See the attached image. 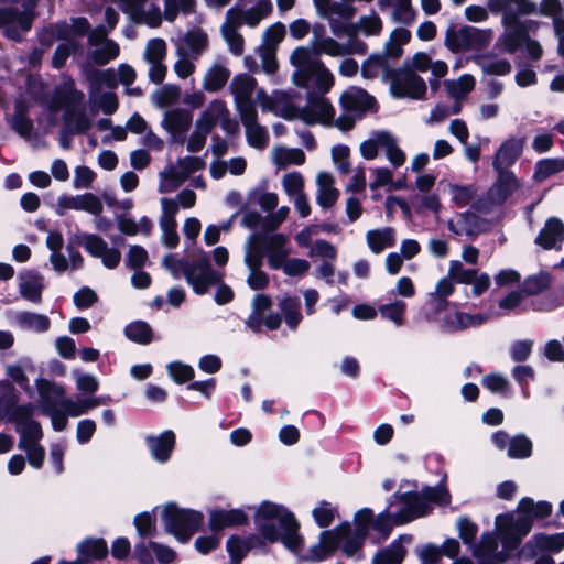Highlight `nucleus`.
Instances as JSON below:
<instances>
[{
  "label": "nucleus",
  "mask_w": 564,
  "mask_h": 564,
  "mask_svg": "<svg viewBox=\"0 0 564 564\" xmlns=\"http://www.w3.org/2000/svg\"><path fill=\"white\" fill-rule=\"evenodd\" d=\"M379 68H382L384 74L388 73L390 66L386 56H380L378 53L371 54L361 65V76L367 79L376 78Z\"/></svg>",
  "instance_id": "nucleus-49"
},
{
  "label": "nucleus",
  "mask_w": 564,
  "mask_h": 564,
  "mask_svg": "<svg viewBox=\"0 0 564 564\" xmlns=\"http://www.w3.org/2000/svg\"><path fill=\"white\" fill-rule=\"evenodd\" d=\"M78 47L79 44L77 41H69L58 44L52 57V67L54 69L64 68L70 54L75 53Z\"/></svg>",
  "instance_id": "nucleus-54"
},
{
  "label": "nucleus",
  "mask_w": 564,
  "mask_h": 564,
  "mask_svg": "<svg viewBox=\"0 0 564 564\" xmlns=\"http://www.w3.org/2000/svg\"><path fill=\"white\" fill-rule=\"evenodd\" d=\"M562 171H564V158L541 159L535 163L533 180L536 183H542Z\"/></svg>",
  "instance_id": "nucleus-29"
},
{
  "label": "nucleus",
  "mask_w": 564,
  "mask_h": 564,
  "mask_svg": "<svg viewBox=\"0 0 564 564\" xmlns=\"http://www.w3.org/2000/svg\"><path fill=\"white\" fill-rule=\"evenodd\" d=\"M523 144V139L517 138H509L502 142L492 162L494 170H507L513 165L522 153Z\"/></svg>",
  "instance_id": "nucleus-15"
},
{
  "label": "nucleus",
  "mask_w": 564,
  "mask_h": 564,
  "mask_svg": "<svg viewBox=\"0 0 564 564\" xmlns=\"http://www.w3.org/2000/svg\"><path fill=\"white\" fill-rule=\"evenodd\" d=\"M552 278L549 272H540L539 274L529 275L521 284V292L524 295H538L546 291L551 286Z\"/></svg>",
  "instance_id": "nucleus-35"
},
{
  "label": "nucleus",
  "mask_w": 564,
  "mask_h": 564,
  "mask_svg": "<svg viewBox=\"0 0 564 564\" xmlns=\"http://www.w3.org/2000/svg\"><path fill=\"white\" fill-rule=\"evenodd\" d=\"M405 554V547L395 540L388 547L379 550L375 554L372 562L373 564H401Z\"/></svg>",
  "instance_id": "nucleus-34"
},
{
  "label": "nucleus",
  "mask_w": 564,
  "mask_h": 564,
  "mask_svg": "<svg viewBox=\"0 0 564 564\" xmlns=\"http://www.w3.org/2000/svg\"><path fill=\"white\" fill-rule=\"evenodd\" d=\"M33 11H20L17 7L0 8V29L3 36L14 42H21L20 30L28 32L32 29L34 20Z\"/></svg>",
  "instance_id": "nucleus-6"
},
{
  "label": "nucleus",
  "mask_w": 564,
  "mask_h": 564,
  "mask_svg": "<svg viewBox=\"0 0 564 564\" xmlns=\"http://www.w3.org/2000/svg\"><path fill=\"white\" fill-rule=\"evenodd\" d=\"M500 541L505 551H516L522 542L523 536L514 531L503 527L499 521H495Z\"/></svg>",
  "instance_id": "nucleus-59"
},
{
  "label": "nucleus",
  "mask_w": 564,
  "mask_h": 564,
  "mask_svg": "<svg viewBox=\"0 0 564 564\" xmlns=\"http://www.w3.org/2000/svg\"><path fill=\"white\" fill-rule=\"evenodd\" d=\"M533 540L538 542L540 551L558 553L564 549V532L554 534L535 533Z\"/></svg>",
  "instance_id": "nucleus-45"
},
{
  "label": "nucleus",
  "mask_w": 564,
  "mask_h": 564,
  "mask_svg": "<svg viewBox=\"0 0 564 564\" xmlns=\"http://www.w3.org/2000/svg\"><path fill=\"white\" fill-rule=\"evenodd\" d=\"M340 107L346 111H377L378 102L376 98L362 88L356 91H344L339 98Z\"/></svg>",
  "instance_id": "nucleus-13"
},
{
  "label": "nucleus",
  "mask_w": 564,
  "mask_h": 564,
  "mask_svg": "<svg viewBox=\"0 0 564 564\" xmlns=\"http://www.w3.org/2000/svg\"><path fill=\"white\" fill-rule=\"evenodd\" d=\"M366 239L368 247L373 253H381L386 248H391L395 245L394 229L392 227H384L382 229L369 230Z\"/></svg>",
  "instance_id": "nucleus-24"
},
{
  "label": "nucleus",
  "mask_w": 564,
  "mask_h": 564,
  "mask_svg": "<svg viewBox=\"0 0 564 564\" xmlns=\"http://www.w3.org/2000/svg\"><path fill=\"white\" fill-rule=\"evenodd\" d=\"M276 101L282 104L281 109L276 108L275 116L283 118L286 121L301 120L307 126H314L317 120L313 118V110L308 106L297 107L290 100V96L284 91H279Z\"/></svg>",
  "instance_id": "nucleus-12"
},
{
  "label": "nucleus",
  "mask_w": 564,
  "mask_h": 564,
  "mask_svg": "<svg viewBox=\"0 0 564 564\" xmlns=\"http://www.w3.org/2000/svg\"><path fill=\"white\" fill-rule=\"evenodd\" d=\"M230 70L223 65H213L205 74L203 88L208 93L220 90L228 82Z\"/></svg>",
  "instance_id": "nucleus-26"
},
{
  "label": "nucleus",
  "mask_w": 564,
  "mask_h": 564,
  "mask_svg": "<svg viewBox=\"0 0 564 564\" xmlns=\"http://www.w3.org/2000/svg\"><path fill=\"white\" fill-rule=\"evenodd\" d=\"M317 63L321 67L315 69V88L319 90L322 94H327L335 84V78L332 72L325 66L324 62L317 59Z\"/></svg>",
  "instance_id": "nucleus-60"
},
{
  "label": "nucleus",
  "mask_w": 564,
  "mask_h": 564,
  "mask_svg": "<svg viewBox=\"0 0 564 564\" xmlns=\"http://www.w3.org/2000/svg\"><path fill=\"white\" fill-rule=\"evenodd\" d=\"M176 437L172 430H166L158 436H148L147 444L153 458L159 463H166L175 447Z\"/></svg>",
  "instance_id": "nucleus-16"
},
{
  "label": "nucleus",
  "mask_w": 564,
  "mask_h": 564,
  "mask_svg": "<svg viewBox=\"0 0 564 564\" xmlns=\"http://www.w3.org/2000/svg\"><path fill=\"white\" fill-rule=\"evenodd\" d=\"M2 387L0 394V421L8 419L19 402V393L14 386L9 381L0 383Z\"/></svg>",
  "instance_id": "nucleus-36"
},
{
  "label": "nucleus",
  "mask_w": 564,
  "mask_h": 564,
  "mask_svg": "<svg viewBox=\"0 0 564 564\" xmlns=\"http://www.w3.org/2000/svg\"><path fill=\"white\" fill-rule=\"evenodd\" d=\"M306 155L300 148H280L275 154V163L279 167H285L288 165H302L305 163Z\"/></svg>",
  "instance_id": "nucleus-43"
},
{
  "label": "nucleus",
  "mask_w": 564,
  "mask_h": 564,
  "mask_svg": "<svg viewBox=\"0 0 564 564\" xmlns=\"http://www.w3.org/2000/svg\"><path fill=\"white\" fill-rule=\"evenodd\" d=\"M161 181L159 184L160 193H171L176 191L185 181L186 177L181 171L170 166L167 171L160 173Z\"/></svg>",
  "instance_id": "nucleus-42"
},
{
  "label": "nucleus",
  "mask_w": 564,
  "mask_h": 564,
  "mask_svg": "<svg viewBox=\"0 0 564 564\" xmlns=\"http://www.w3.org/2000/svg\"><path fill=\"white\" fill-rule=\"evenodd\" d=\"M468 314L464 312H455L447 314L441 322V328L445 333H456L468 328Z\"/></svg>",
  "instance_id": "nucleus-55"
},
{
  "label": "nucleus",
  "mask_w": 564,
  "mask_h": 564,
  "mask_svg": "<svg viewBox=\"0 0 564 564\" xmlns=\"http://www.w3.org/2000/svg\"><path fill=\"white\" fill-rule=\"evenodd\" d=\"M257 86V80L246 73L236 75L230 84V90L235 96V101L251 99V95Z\"/></svg>",
  "instance_id": "nucleus-31"
},
{
  "label": "nucleus",
  "mask_w": 564,
  "mask_h": 564,
  "mask_svg": "<svg viewBox=\"0 0 564 564\" xmlns=\"http://www.w3.org/2000/svg\"><path fill=\"white\" fill-rule=\"evenodd\" d=\"M247 203H258L263 210L272 212L279 204V197L275 193H261L259 188H253L248 193Z\"/></svg>",
  "instance_id": "nucleus-52"
},
{
  "label": "nucleus",
  "mask_w": 564,
  "mask_h": 564,
  "mask_svg": "<svg viewBox=\"0 0 564 564\" xmlns=\"http://www.w3.org/2000/svg\"><path fill=\"white\" fill-rule=\"evenodd\" d=\"M423 497L425 498V502L429 505L430 502L436 503L438 506H447L451 502V494L446 487L426 486L422 489Z\"/></svg>",
  "instance_id": "nucleus-63"
},
{
  "label": "nucleus",
  "mask_w": 564,
  "mask_h": 564,
  "mask_svg": "<svg viewBox=\"0 0 564 564\" xmlns=\"http://www.w3.org/2000/svg\"><path fill=\"white\" fill-rule=\"evenodd\" d=\"M220 31L225 41L229 45L230 52L236 56H240L243 53L245 46L242 35L237 31V29H234L229 24H223Z\"/></svg>",
  "instance_id": "nucleus-56"
},
{
  "label": "nucleus",
  "mask_w": 564,
  "mask_h": 564,
  "mask_svg": "<svg viewBox=\"0 0 564 564\" xmlns=\"http://www.w3.org/2000/svg\"><path fill=\"white\" fill-rule=\"evenodd\" d=\"M285 513H292L285 507L264 500L258 507L254 513V523L259 533L270 543H275L280 539V531L272 522L279 521L281 528V519Z\"/></svg>",
  "instance_id": "nucleus-5"
},
{
  "label": "nucleus",
  "mask_w": 564,
  "mask_h": 564,
  "mask_svg": "<svg viewBox=\"0 0 564 564\" xmlns=\"http://www.w3.org/2000/svg\"><path fill=\"white\" fill-rule=\"evenodd\" d=\"M384 78L390 82V94L393 98L423 99L426 95V84L412 68L408 61L399 68H388Z\"/></svg>",
  "instance_id": "nucleus-3"
},
{
  "label": "nucleus",
  "mask_w": 564,
  "mask_h": 564,
  "mask_svg": "<svg viewBox=\"0 0 564 564\" xmlns=\"http://www.w3.org/2000/svg\"><path fill=\"white\" fill-rule=\"evenodd\" d=\"M564 240V223L557 217H550L540 229L534 243L544 250H561Z\"/></svg>",
  "instance_id": "nucleus-10"
},
{
  "label": "nucleus",
  "mask_w": 564,
  "mask_h": 564,
  "mask_svg": "<svg viewBox=\"0 0 564 564\" xmlns=\"http://www.w3.org/2000/svg\"><path fill=\"white\" fill-rule=\"evenodd\" d=\"M76 551L85 564L101 561L109 553L108 544L102 538H86L78 543Z\"/></svg>",
  "instance_id": "nucleus-17"
},
{
  "label": "nucleus",
  "mask_w": 564,
  "mask_h": 564,
  "mask_svg": "<svg viewBox=\"0 0 564 564\" xmlns=\"http://www.w3.org/2000/svg\"><path fill=\"white\" fill-rule=\"evenodd\" d=\"M532 441L524 434H518L510 440L508 457L512 459H524L532 455Z\"/></svg>",
  "instance_id": "nucleus-39"
},
{
  "label": "nucleus",
  "mask_w": 564,
  "mask_h": 564,
  "mask_svg": "<svg viewBox=\"0 0 564 564\" xmlns=\"http://www.w3.org/2000/svg\"><path fill=\"white\" fill-rule=\"evenodd\" d=\"M63 128H68L73 133L86 134L93 126L91 119L86 113L84 106H78L74 109H66L62 115Z\"/></svg>",
  "instance_id": "nucleus-22"
},
{
  "label": "nucleus",
  "mask_w": 564,
  "mask_h": 564,
  "mask_svg": "<svg viewBox=\"0 0 564 564\" xmlns=\"http://www.w3.org/2000/svg\"><path fill=\"white\" fill-rule=\"evenodd\" d=\"M163 265L175 279H180L183 274L197 295L206 294L209 286L218 284L223 279V274L212 267L209 258L203 249H199V257L194 261L178 259L172 253L166 254Z\"/></svg>",
  "instance_id": "nucleus-1"
},
{
  "label": "nucleus",
  "mask_w": 564,
  "mask_h": 564,
  "mask_svg": "<svg viewBox=\"0 0 564 564\" xmlns=\"http://www.w3.org/2000/svg\"><path fill=\"white\" fill-rule=\"evenodd\" d=\"M477 274L476 269H465L460 261L453 260L449 263L448 275L452 280L462 284H471Z\"/></svg>",
  "instance_id": "nucleus-58"
},
{
  "label": "nucleus",
  "mask_w": 564,
  "mask_h": 564,
  "mask_svg": "<svg viewBox=\"0 0 564 564\" xmlns=\"http://www.w3.org/2000/svg\"><path fill=\"white\" fill-rule=\"evenodd\" d=\"M183 40L188 48L195 54H200L208 45V36L199 28L187 31Z\"/></svg>",
  "instance_id": "nucleus-61"
},
{
  "label": "nucleus",
  "mask_w": 564,
  "mask_h": 564,
  "mask_svg": "<svg viewBox=\"0 0 564 564\" xmlns=\"http://www.w3.org/2000/svg\"><path fill=\"white\" fill-rule=\"evenodd\" d=\"M249 523V517L242 509H214L209 512L208 528L220 532L226 528L242 527Z\"/></svg>",
  "instance_id": "nucleus-9"
},
{
  "label": "nucleus",
  "mask_w": 564,
  "mask_h": 564,
  "mask_svg": "<svg viewBox=\"0 0 564 564\" xmlns=\"http://www.w3.org/2000/svg\"><path fill=\"white\" fill-rule=\"evenodd\" d=\"M498 177L488 194L496 206L503 205L507 199L520 187V183L512 171L495 170Z\"/></svg>",
  "instance_id": "nucleus-11"
},
{
  "label": "nucleus",
  "mask_w": 564,
  "mask_h": 564,
  "mask_svg": "<svg viewBox=\"0 0 564 564\" xmlns=\"http://www.w3.org/2000/svg\"><path fill=\"white\" fill-rule=\"evenodd\" d=\"M282 532L279 541L291 551H297L303 546V538L300 535V524L293 513H285L281 519Z\"/></svg>",
  "instance_id": "nucleus-19"
},
{
  "label": "nucleus",
  "mask_w": 564,
  "mask_h": 564,
  "mask_svg": "<svg viewBox=\"0 0 564 564\" xmlns=\"http://www.w3.org/2000/svg\"><path fill=\"white\" fill-rule=\"evenodd\" d=\"M17 321L22 327L33 329L37 333H44L51 327V321L46 315L32 312L19 313Z\"/></svg>",
  "instance_id": "nucleus-38"
},
{
  "label": "nucleus",
  "mask_w": 564,
  "mask_h": 564,
  "mask_svg": "<svg viewBox=\"0 0 564 564\" xmlns=\"http://www.w3.org/2000/svg\"><path fill=\"white\" fill-rule=\"evenodd\" d=\"M503 21L508 26L503 39V47L507 53L513 54L525 40H529L530 25L534 22L520 21L516 14L505 15Z\"/></svg>",
  "instance_id": "nucleus-7"
},
{
  "label": "nucleus",
  "mask_w": 564,
  "mask_h": 564,
  "mask_svg": "<svg viewBox=\"0 0 564 564\" xmlns=\"http://www.w3.org/2000/svg\"><path fill=\"white\" fill-rule=\"evenodd\" d=\"M119 53V45L113 40H106L102 47L93 51L91 58L95 64L104 66L117 58Z\"/></svg>",
  "instance_id": "nucleus-50"
},
{
  "label": "nucleus",
  "mask_w": 564,
  "mask_h": 564,
  "mask_svg": "<svg viewBox=\"0 0 564 564\" xmlns=\"http://www.w3.org/2000/svg\"><path fill=\"white\" fill-rule=\"evenodd\" d=\"M246 138L248 144L256 149H264L269 141L268 131L260 123L246 127Z\"/></svg>",
  "instance_id": "nucleus-57"
},
{
  "label": "nucleus",
  "mask_w": 564,
  "mask_h": 564,
  "mask_svg": "<svg viewBox=\"0 0 564 564\" xmlns=\"http://www.w3.org/2000/svg\"><path fill=\"white\" fill-rule=\"evenodd\" d=\"M124 336L132 343L149 345L153 340V330L144 321H133L123 329Z\"/></svg>",
  "instance_id": "nucleus-30"
},
{
  "label": "nucleus",
  "mask_w": 564,
  "mask_h": 564,
  "mask_svg": "<svg viewBox=\"0 0 564 564\" xmlns=\"http://www.w3.org/2000/svg\"><path fill=\"white\" fill-rule=\"evenodd\" d=\"M226 549L230 556L232 564H239L252 550V545L247 544L246 539L240 538L237 534H232L226 542Z\"/></svg>",
  "instance_id": "nucleus-41"
},
{
  "label": "nucleus",
  "mask_w": 564,
  "mask_h": 564,
  "mask_svg": "<svg viewBox=\"0 0 564 564\" xmlns=\"http://www.w3.org/2000/svg\"><path fill=\"white\" fill-rule=\"evenodd\" d=\"M265 257H268V264L272 270L283 269L288 261V251L285 245L288 237L284 234H265Z\"/></svg>",
  "instance_id": "nucleus-14"
},
{
  "label": "nucleus",
  "mask_w": 564,
  "mask_h": 564,
  "mask_svg": "<svg viewBox=\"0 0 564 564\" xmlns=\"http://www.w3.org/2000/svg\"><path fill=\"white\" fill-rule=\"evenodd\" d=\"M14 108L11 127L19 135L26 138L34 128L33 121L28 117V106L23 100H17Z\"/></svg>",
  "instance_id": "nucleus-33"
},
{
  "label": "nucleus",
  "mask_w": 564,
  "mask_h": 564,
  "mask_svg": "<svg viewBox=\"0 0 564 564\" xmlns=\"http://www.w3.org/2000/svg\"><path fill=\"white\" fill-rule=\"evenodd\" d=\"M180 96L181 88L177 85L165 84L154 94V100L158 107L165 108L176 104Z\"/></svg>",
  "instance_id": "nucleus-51"
},
{
  "label": "nucleus",
  "mask_w": 564,
  "mask_h": 564,
  "mask_svg": "<svg viewBox=\"0 0 564 564\" xmlns=\"http://www.w3.org/2000/svg\"><path fill=\"white\" fill-rule=\"evenodd\" d=\"M476 80L473 75L464 74L457 80H445L444 86L451 97L455 100L464 99L474 90Z\"/></svg>",
  "instance_id": "nucleus-32"
},
{
  "label": "nucleus",
  "mask_w": 564,
  "mask_h": 564,
  "mask_svg": "<svg viewBox=\"0 0 564 564\" xmlns=\"http://www.w3.org/2000/svg\"><path fill=\"white\" fill-rule=\"evenodd\" d=\"M356 535L366 539L369 528L373 523V511L370 508H362L355 513Z\"/></svg>",
  "instance_id": "nucleus-62"
},
{
  "label": "nucleus",
  "mask_w": 564,
  "mask_h": 564,
  "mask_svg": "<svg viewBox=\"0 0 564 564\" xmlns=\"http://www.w3.org/2000/svg\"><path fill=\"white\" fill-rule=\"evenodd\" d=\"M19 276L22 280L19 285L22 297L35 304L40 303L44 289L42 276L34 271L20 272Z\"/></svg>",
  "instance_id": "nucleus-20"
},
{
  "label": "nucleus",
  "mask_w": 564,
  "mask_h": 564,
  "mask_svg": "<svg viewBox=\"0 0 564 564\" xmlns=\"http://www.w3.org/2000/svg\"><path fill=\"white\" fill-rule=\"evenodd\" d=\"M161 518L165 532L181 543H187L196 532L202 530L204 524L202 511L181 508L176 502H167L162 510Z\"/></svg>",
  "instance_id": "nucleus-2"
},
{
  "label": "nucleus",
  "mask_w": 564,
  "mask_h": 564,
  "mask_svg": "<svg viewBox=\"0 0 564 564\" xmlns=\"http://www.w3.org/2000/svg\"><path fill=\"white\" fill-rule=\"evenodd\" d=\"M486 552L479 556L478 564H502L507 560L503 551H496L497 544L494 539L489 538L485 542Z\"/></svg>",
  "instance_id": "nucleus-64"
},
{
  "label": "nucleus",
  "mask_w": 564,
  "mask_h": 564,
  "mask_svg": "<svg viewBox=\"0 0 564 564\" xmlns=\"http://www.w3.org/2000/svg\"><path fill=\"white\" fill-rule=\"evenodd\" d=\"M405 311L406 304L400 300L379 306L381 317L393 322L397 326L403 324Z\"/></svg>",
  "instance_id": "nucleus-46"
},
{
  "label": "nucleus",
  "mask_w": 564,
  "mask_h": 564,
  "mask_svg": "<svg viewBox=\"0 0 564 564\" xmlns=\"http://www.w3.org/2000/svg\"><path fill=\"white\" fill-rule=\"evenodd\" d=\"M84 99L83 91L75 88L74 82L63 86H56L53 90L52 97L48 101V109L51 112H57L62 109H74L82 106Z\"/></svg>",
  "instance_id": "nucleus-8"
},
{
  "label": "nucleus",
  "mask_w": 564,
  "mask_h": 564,
  "mask_svg": "<svg viewBox=\"0 0 564 564\" xmlns=\"http://www.w3.org/2000/svg\"><path fill=\"white\" fill-rule=\"evenodd\" d=\"M393 497L398 498L400 502L404 505V508L412 511V513H417L421 517L427 516L432 508L430 505L425 502V498L423 497V491L419 492L415 490L399 492L397 491Z\"/></svg>",
  "instance_id": "nucleus-25"
},
{
  "label": "nucleus",
  "mask_w": 564,
  "mask_h": 564,
  "mask_svg": "<svg viewBox=\"0 0 564 564\" xmlns=\"http://www.w3.org/2000/svg\"><path fill=\"white\" fill-rule=\"evenodd\" d=\"M496 521H499L503 527L519 533L523 538L531 532L533 527L532 517L529 514H522L514 518L512 513L506 512L498 514L496 517Z\"/></svg>",
  "instance_id": "nucleus-28"
},
{
  "label": "nucleus",
  "mask_w": 564,
  "mask_h": 564,
  "mask_svg": "<svg viewBox=\"0 0 564 564\" xmlns=\"http://www.w3.org/2000/svg\"><path fill=\"white\" fill-rule=\"evenodd\" d=\"M167 372L176 384L191 382L195 377L193 367L181 361L170 362L167 365Z\"/></svg>",
  "instance_id": "nucleus-53"
},
{
  "label": "nucleus",
  "mask_w": 564,
  "mask_h": 564,
  "mask_svg": "<svg viewBox=\"0 0 564 564\" xmlns=\"http://www.w3.org/2000/svg\"><path fill=\"white\" fill-rule=\"evenodd\" d=\"M75 198L77 199L75 203V210H84L95 216L102 213L104 206L97 195L87 192L82 195H76Z\"/></svg>",
  "instance_id": "nucleus-48"
},
{
  "label": "nucleus",
  "mask_w": 564,
  "mask_h": 564,
  "mask_svg": "<svg viewBox=\"0 0 564 564\" xmlns=\"http://www.w3.org/2000/svg\"><path fill=\"white\" fill-rule=\"evenodd\" d=\"M449 193L452 194V200L457 207H465L473 202L477 194V189L474 184L459 185L449 184Z\"/></svg>",
  "instance_id": "nucleus-44"
},
{
  "label": "nucleus",
  "mask_w": 564,
  "mask_h": 564,
  "mask_svg": "<svg viewBox=\"0 0 564 564\" xmlns=\"http://www.w3.org/2000/svg\"><path fill=\"white\" fill-rule=\"evenodd\" d=\"M459 35L463 51L481 50L489 44L491 31L480 30L470 25H464L459 29Z\"/></svg>",
  "instance_id": "nucleus-21"
},
{
  "label": "nucleus",
  "mask_w": 564,
  "mask_h": 564,
  "mask_svg": "<svg viewBox=\"0 0 564 564\" xmlns=\"http://www.w3.org/2000/svg\"><path fill=\"white\" fill-rule=\"evenodd\" d=\"M162 124L171 135H175V132L186 134L192 124V113L182 108L173 109L166 112Z\"/></svg>",
  "instance_id": "nucleus-23"
},
{
  "label": "nucleus",
  "mask_w": 564,
  "mask_h": 564,
  "mask_svg": "<svg viewBox=\"0 0 564 564\" xmlns=\"http://www.w3.org/2000/svg\"><path fill=\"white\" fill-rule=\"evenodd\" d=\"M265 234L254 232L249 236L245 263L250 271L261 270L265 257Z\"/></svg>",
  "instance_id": "nucleus-18"
},
{
  "label": "nucleus",
  "mask_w": 564,
  "mask_h": 564,
  "mask_svg": "<svg viewBox=\"0 0 564 564\" xmlns=\"http://www.w3.org/2000/svg\"><path fill=\"white\" fill-rule=\"evenodd\" d=\"M101 404L100 398H88L79 401H73L70 399H64L61 402V406L65 412L72 416L77 417L85 414L89 409H94Z\"/></svg>",
  "instance_id": "nucleus-40"
},
{
  "label": "nucleus",
  "mask_w": 564,
  "mask_h": 564,
  "mask_svg": "<svg viewBox=\"0 0 564 564\" xmlns=\"http://www.w3.org/2000/svg\"><path fill=\"white\" fill-rule=\"evenodd\" d=\"M36 387L42 403L43 413L51 417L52 427L56 432H62L66 429L68 414L57 409V399L65 395L63 386L57 384L44 378L36 380Z\"/></svg>",
  "instance_id": "nucleus-4"
},
{
  "label": "nucleus",
  "mask_w": 564,
  "mask_h": 564,
  "mask_svg": "<svg viewBox=\"0 0 564 564\" xmlns=\"http://www.w3.org/2000/svg\"><path fill=\"white\" fill-rule=\"evenodd\" d=\"M212 108L218 115L220 128L229 135L239 133V123L236 119L230 117V112L224 100L215 99L212 101Z\"/></svg>",
  "instance_id": "nucleus-37"
},
{
  "label": "nucleus",
  "mask_w": 564,
  "mask_h": 564,
  "mask_svg": "<svg viewBox=\"0 0 564 564\" xmlns=\"http://www.w3.org/2000/svg\"><path fill=\"white\" fill-rule=\"evenodd\" d=\"M133 524L142 539L154 536L156 533V519L148 511L138 513L133 519Z\"/></svg>",
  "instance_id": "nucleus-47"
},
{
  "label": "nucleus",
  "mask_w": 564,
  "mask_h": 564,
  "mask_svg": "<svg viewBox=\"0 0 564 564\" xmlns=\"http://www.w3.org/2000/svg\"><path fill=\"white\" fill-rule=\"evenodd\" d=\"M280 310L284 316L289 328L296 329L303 319L300 312L301 302L297 296L285 295L279 303Z\"/></svg>",
  "instance_id": "nucleus-27"
}]
</instances>
